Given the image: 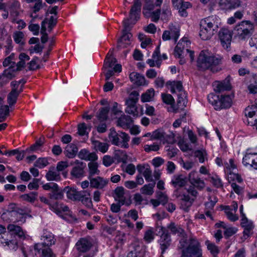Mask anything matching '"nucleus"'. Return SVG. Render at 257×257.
<instances>
[{
    "label": "nucleus",
    "instance_id": "f03ea898",
    "mask_svg": "<svg viewBox=\"0 0 257 257\" xmlns=\"http://www.w3.org/2000/svg\"><path fill=\"white\" fill-rule=\"evenodd\" d=\"M222 57L215 55L208 50L202 51L197 59V67L201 70L211 69L221 63Z\"/></svg>",
    "mask_w": 257,
    "mask_h": 257
},
{
    "label": "nucleus",
    "instance_id": "8fccbe9b",
    "mask_svg": "<svg viewBox=\"0 0 257 257\" xmlns=\"http://www.w3.org/2000/svg\"><path fill=\"white\" fill-rule=\"evenodd\" d=\"M167 134L163 131L156 130L154 131L151 135V140H160L164 141L167 137Z\"/></svg>",
    "mask_w": 257,
    "mask_h": 257
},
{
    "label": "nucleus",
    "instance_id": "6ab92c4d",
    "mask_svg": "<svg viewBox=\"0 0 257 257\" xmlns=\"http://www.w3.org/2000/svg\"><path fill=\"white\" fill-rule=\"evenodd\" d=\"M63 191L66 194L67 197L73 201H78L82 196L83 192L78 191L76 188L69 186L65 187Z\"/></svg>",
    "mask_w": 257,
    "mask_h": 257
},
{
    "label": "nucleus",
    "instance_id": "39448f33",
    "mask_svg": "<svg viewBox=\"0 0 257 257\" xmlns=\"http://www.w3.org/2000/svg\"><path fill=\"white\" fill-rule=\"evenodd\" d=\"M187 244V247L182 250L181 257H202L200 243L195 237H190Z\"/></svg>",
    "mask_w": 257,
    "mask_h": 257
},
{
    "label": "nucleus",
    "instance_id": "20e7f679",
    "mask_svg": "<svg viewBox=\"0 0 257 257\" xmlns=\"http://www.w3.org/2000/svg\"><path fill=\"white\" fill-rule=\"evenodd\" d=\"M187 244V247L182 250L181 257H202L200 243L195 237H190Z\"/></svg>",
    "mask_w": 257,
    "mask_h": 257
},
{
    "label": "nucleus",
    "instance_id": "bf43d9fd",
    "mask_svg": "<svg viewBox=\"0 0 257 257\" xmlns=\"http://www.w3.org/2000/svg\"><path fill=\"white\" fill-rule=\"evenodd\" d=\"M36 251L41 257H55L49 247H42V249H41L40 253H39L37 251Z\"/></svg>",
    "mask_w": 257,
    "mask_h": 257
},
{
    "label": "nucleus",
    "instance_id": "4d7b16f0",
    "mask_svg": "<svg viewBox=\"0 0 257 257\" xmlns=\"http://www.w3.org/2000/svg\"><path fill=\"white\" fill-rule=\"evenodd\" d=\"M186 49L184 48L182 43H178L174 49V55L176 57L181 58L185 53Z\"/></svg>",
    "mask_w": 257,
    "mask_h": 257
},
{
    "label": "nucleus",
    "instance_id": "680f3d73",
    "mask_svg": "<svg viewBox=\"0 0 257 257\" xmlns=\"http://www.w3.org/2000/svg\"><path fill=\"white\" fill-rule=\"evenodd\" d=\"M9 107L8 105L2 106L0 109V122L6 120V116L9 114Z\"/></svg>",
    "mask_w": 257,
    "mask_h": 257
},
{
    "label": "nucleus",
    "instance_id": "393cba45",
    "mask_svg": "<svg viewBox=\"0 0 257 257\" xmlns=\"http://www.w3.org/2000/svg\"><path fill=\"white\" fill-rule=\"evenodd\" d=\"M8 230L10 232L9 234L11 236L12 234H14L17 235L20 238H23L25 237V234L23 231L22 228L18 225L14 224H10L7 226Z\"/></svg>",
    "mask_w": 257,
    "mask_h": 257
},
{
    "label": "nucleus",
    "instance_id": "a18cd8bd",
    "mask_svg": "<svg viewBox=\"0 0 257 257\" xmlns=\"http://www.w3.org/2000/svg\"><path fill=\"white\" fill-rule=\"evenodd\" d=\"M155 95V91L153 88L148 89L141 96V100L143 102H148L153 100Z\"/></svg>",
    "mask_w": 257,
    "mask_h": 257
},
{
    "label": "nucleus",
    "instance_id": "cd10ccee",
    "mask_svg": "<svg viewBox=\"0 0 257 257\" xmlns=\"http://www.w3.org/2000/svg\"><path fill=\"white\" fill-rule=\"evenodd\" d=\"M132 122V119L128 115H121L117 120V125L123 128H128Z\"/></svg>",
    "mask_w": 257,
    "mask_h": 257
},
{
    "label": "nucleus",
    "instance_id": "9b49d317",
    "mask_svg": "<svg viewBox=\"0 0 257 257\" xmlns=\"http://www.w3.org/2000/svg\"><path fill=\"white\" fill-rule=\"evenodd\" d=\"M159 231L158 233L161 234L159 242L160 245L162 253H164L166 249L169 247L171 244V237L166 228L161 226L159 227Z\"/></svg>",
    "mask_w": 257,
    "mask_h": 257
},
{
    "label": "nucleus",
    "instance_id": "412c9836",
    "mask_svg": "<svg viewBox=\"0 0 257 257\" xmlns=\"http://www.w3.org/2000/svg\"><path fill=\"white\" fill-rule=\"evenodd\" d=\"M90 187L98 189H102L108 184V180L107 179L97 176L89 179Z\"/></svg>",
    "mask_w": 257,
    "mask_h": 257
},
{
    "label": "nucleus",
    "instance_id": "338daca9",
    "mask_svg": "<svg viewBox=\"0 0 257 257\" xmlns=\"http://www.w3.org/2000/svg\"><path fill=\"white\" fill-rule=\"evenodd\" d=\"M210 181L214 187L218 188L223 187V183L222 181L218 176H213L210 177Z\"/></svg>",
    "mask_w": 257,
    "mask_h": 257
},
{
    "label": "nucleus",
    "instance_id": "dca6fc26",
    "mask_svg": "<svg viewBox=\"0 0 257 257\" xmlns=\"http://www.w3.org/2000/svg\"><path fill=\"white\" fill-rule=\"evenodd\" d=\"M132 250L127 254V257H144L145 250L142 243L135 239L132 243Z\"/></svg>",
    "mask_w": 257,
    "mask_h": 257
},
{
    "label": "nucleus",
    "instance_id": "e2e57ef3",
    "mask_svg": "<svg viewBox=\"0 0 257 257\" xmlns=\"http://www.w3.org/2000/svg\"><path fill=\"white\" fill-rule=\"evenodd\" d=\"M224 165L225 167V171L228 175H229L230 172H233L232 171L236 168V166L234 164L232 159H230L228 162H225Z\"/></svg>",
    "mask_w": 257,
    "mask_h": 257
},
{
    "label": "nucleus",
    "instance_id": "f257e3e1",
    "mask_svg": "<svg viewBox=\"0 0 257 257\" xmlns=\"http://www.w3.org/2000/svg\"><path fill=\"white\" fill-rule=\"evenodd\" d=\"M220 25V20L216 17H209L202 19L200 22L199 32V36L201 39H210L217 32Z\"/></svg>",
    "mask_w": 257,
    "mask_h": 257
},
{
    "label": "nucleus",
    "instance_id": "4be33fe9",
    "mask_svg": "<svg viewBox=\"0 0 257 257\" xmlns=\"http://www.w3.org/2000/svg\"><path fill=\"white\" fill-rule=\"evenodd\" d=\"M218 105H216L217 110H220L223 108H229L231 105L232 99L229 95H221V97H219Z\"/></svg>",
    "mask_w": 257,
    "mask_h": 257
},
{
    "label": "nucleus",
    "instance_id": "052dcab7",
    "mask_svg": "<svg viewBox=\"0 0 257 257\" xmlns=\"http://www.w3.org/2000/svg\"><path fill=\"white\" fill-rule=\"evenodd\" d=\"M224 210L227 218L230 221H235L238 220V216L235 214V213L231 211V208L230 207H229V206H225Z\"/></svg>",
    "mask_w": 257,
    "mask_h": 257
},
{
    "label": "nucleus",
    "instance_id": "0e129e2a",
    "mask_svg": "<svg viewBox=\"0 0 257 257\" xmlns=\"http://www.w3.org/2000/svg\"><path fill=\"white\" fill-rule=\"evenodd\" d=\"M207 99L208 102L211 104L214 107V109L217 110L216 105H218L219 96L215 95L214 93H210L208 95Z\"/></svg>",
    "mask_w": 257,
    "mask_h": 257
},
{
    "label": "nucleus",
    "instance_id": "473e14b6",
    "mask_svg": "<svg viewBox=\"0 0 257 257\" xmlns=\"http://www.w3.org/2000/svg\"><path fill=\"white\" fill-rule=\"evenodd\" d=\"M213 86L214 91L217 93H221L230 89V85L225 82H216Z\"/></svg>",
    "mask_w": 257,
    "mask_h": 257
},
{
    "label": "nucleus",
    "instance_id": "69168bd1",
    "mask_svg": "<svg viewBox=\"0 0 257 257\" xmlns=\"http://www.w3.org/2000/svg\"><path fill=\"white\" fill-rule=\"evenodd\" d=\"M49 164L48 160L46 158H40L34 163V166L40 169L44 168Z\"/></svg>",
    "mask_w": 257,
    "mask_h": 257
},
{
    "label": "nucleus",
    "instance_id": "ddd939ff",
    "mask_svg": "<svg viewBox=\"0 0 257 257\" xmlns=\"http://www.w3.org/2000/svg\"><path fill=\"white\" fill-rule=\"evenodd\" d=\"M168 30L164 31L162 35V39L167 41L172 39L176 42L180 36V29L178 26L171 24L169 26Z\"/></svg>",
    "mask_w": 257,
    "mask_h": 257
},
{
    "label": "nucleus",
    "instance_id": "09e8293b",
    "mask_svg": "<svg viewBox=\"0 0 257 257\" xmlns=\"http://www.w3.org/2000/svg\"><path fill=\"white\" fill-rule=\"evenodd\" d=\"M205 244L207 246V249L209 250L211 254L214 257H216L219 252L218 247L214 243L210 242L209 240L205 241Z\"/></svg>",
    "mask_w": 257,
    "mask_h": 257
},
{
    "label": "nucleus",
    "instance_id": "de8ad7c7",
    "mask_svg": "<svg viewBox=\"0 0 257 257\" xmlns=\"http://www.w3.org/2000/svg\"><path fill=\"white\" fill-rule=\"evenodd\" d=\"M248 90L250 93L255 94L257 93V75L253 76L250 83L248 86Z\"/></svg>",
    "mask_w": 257,
    "mask_h": 257
},
{
    "label": "nucleus",
    "instance_id": "c756f323",
    "mask_svg": "<svg viewBox=\"0 0 257 257\" xmlns=\"http://www.w3.org/2000/svg\"><path fill=\"white\" fill-rule=\"evenodd\" d=\"M166 85L170 89V91L172 93H175L177 91L179 93L183 92L182 91V84L180 81H168L166 83Z\"/></svg>",
    "mask_w": 257,
    "mask_h": 257
},
{
    "label": "nucleus",
    "instance_id": "72a5a7b5",
    "mask_svg": "<svg viewBox=\"0 0 257 257\" xmlns=\"http://www.w3.org/2000/svg\"><path fill=\"white\" fill-rule=\"evenodd\" d=\"M46 179L48 181H59L60 180L61 177L59 172H58L53 167L50 169L45 176Z\"/></svg>",
    "mask_w": 257,
    "mask_h": 257
},
{
    "label": "nucleus",
    "instance_id": "5701e85b",
    "mask_svg": "<svg viewBox=\"0 0 257 257\" xmlns=\"http://www.w3.org/2000/svg\"><path fill=\"white\" fill-rule=\"evenodd\" d=\"M92 145L93 149L96 151L105 153L109 148V145L107 143L101 142L98 140H91Z\"/></svg>",
    "mask_w": 257,
    "mask_h": 257
},
{
    "label": "nucleus",
    "instance_id": "6e6d98bb",
    "mask_svg": "<svg viewBox=\"0 0 257 257\" xmlns=\"http://www.w3.org/2000/svg\"><path fill=\"white\" fill-rule=\"evenodd\" d=\"M17 70L12 67V65L9 68L6 69L3 73V75H4L9 80L12 79L15 77V72Z\"/></svg>",
    "mask_w": 257,
    "mask_h": 257
},
{
    "label": "nucleus",
    "instance_id": "603ef678",
    "mask_svg": "<svg viewBox=\"0 0 257 257\" xmlns=\"http://www.w3.org/2000/svg\"><path fill=\"white\" fill-rule=\"evenodd\" d=\"M109 108L108 107H102L99 110L97 114V118L100 121L106 120L108 117Z\"/></svg>",
    "mask_w": 257,
    "mask_h": 257
},
{
    "label": "nucleus",
    "instance_id": "58836bf2",
    "mask_svg": "<svg viewBox=\"0 0 257 257\" xmlns=\"http://www.w3.org/2000/svg\"><path fill=\"white\" fill-rule=\"evenodd\" d=\"M40 200L42 202L48 205L50 209H51V210L55 212H56L57 211H58L59 209L58 202H56L54 203H52L48 199H47L46 197L44 196L40 197Z\"/></svg>",
    "mask_w": 257,
    "mask_h": 257
},
{
    "label": "nucleus",
    "instance_id": "3c124183",
    "mask_svg": "<svg viewBox=\"0 0 257 257\" xmlns=\"http://www.w3.org/2000/svg\"><path fill=\"white\" fill-rule=\"evenodd\" d=\"M167 227L173 234L178 235L181 234L183 232V229L180 226L175 224L174 222H171Z\"/></svg>",
    "mask_w": 257,
    "mask_h": 257
},
{
    "label": "nucleus",
    "instance_id": "7c9ffc66",
    "mask_svg": "<svg viewBox=\"0 0 257 257\" xmlns=\"http://www.w3.org/2000/svg\"><path fill=\"white\" fill-rule=\"evenodd\" d=\"M186 183L185 179L182 175H175L172 177L171 184L174 187H182Z\"/></svg>",
    "mask_w": 257,
    "mask_h": 257
},
{
    "label": "nucleus",
    "instance_id": "ea45409f",
    "mask_svg": "<svg viewBox=\"0 0 257 257\" xmlns=\"http://www.w3.org/2000/svg\"><path fill=\"white\" fill-rule=\"evenodd\" d=\"M127 107L125 109V112L133 115L134 116L137 117L139 113L136 106V104L132 103V102H125Z\"/></svg>",
    "mask_w": 257,
    "mask_h": 257
},
{
    "label": "nucleus",
    "instance_id": "5fc2aeb1",
    "mask_svg": "<svg viewBox=\"0 0 257 257\" xmlns=\"http://www.w3.org/2000/svg\"><path fill=\"white\" fill-rule=\"evenodd\" d=\"M207 155L206 151L204 149L196 150L194 152V156L198 159L201 163H203L205 161Z\"/></svg>",
    "mask_w": 257,
    "mask_h": 257
},
{
    "label": "nucleus",
    "instance_id": "f3484780",
    "mask_svg": "<svg viewBox=\"0 0 257 257\" xmlns=\"http://www.w3.org/2000/svg\"><path fill=\"white\" fill-rule=\"evenodd\" d=\"M242 164L257 170V153L246 152L242 159Z\"/></svg>",
    "mask_w": 257,
    "mask_h": 257
},
{
    "label": "nucleus",
    "instance_id": "c85d7f7f",
    "mask_svg": "<svg viewBox=\"0 0 257 257\" xmlns=\"http://www.w3.org/2000/svg\"><path fill=\"white\" fill-rule=\"evenodd\" d=\"M114 198L121 205H123L125 198L124 197V190L122 187H117L114 190Z\"/></svg>",
    "mask_w": 257,
    "mask_h": 257
},
{
    "label": "nucleus",
    "instance_id": "13d9d810",
    "mask_svg": "<svg viewBox=\"0 0 257 257\" xmlns=\"http://www.w3.org/2000/svg\"><path fill=\"white\" fill-rule=\"evenodd\" d=\"M19 95L15 90L11 91L8 95V102L10 106H12L17 102L18 97Z\"/></svg>",
    "mask_w": 257,
    "mask_h": 257
},
{
    "label": "nucleus",
    "instance_id": "0eeeda50",
    "mask_svg": "<svg viewBox=\"0 0 257 257\" xmlns=\"http://www.w3.org/2000/svg\"><path fill=\"white\" fill-rule=\"evenodd\" d=\"M123 34L118 42L117 48H121L126 47L130 44V39L132 35L129 32L131 30V26L129 23L128 19H125L123 22Z\"/></svg>",
    "mask_w": 257,
    "mask_h": 257
},
{
    "label": "nucleus",
    "instance_id": "a211bd4d",
    "mask_svg": "<svg viewBox=\"0 0 257 257\" xmlns=\"http://www.w3.org/2000/svg\"><path fill=\"white\" fill-rule=\"evenodd\" d=\"M92 246V243L91 240L85 237L80 238L75 244L76 249L79 252H86Z\"/></svg>",
    "mask_w": 257,
    "mask_h": 257
},
{
    "label": "nucleus",
    "instance_id": "f704fd0d",
    "mask_svg": "<svg viewBox=\"0 0 257 257\" xmlns=\"http://www.w3.org/2000/svg\"><path fill=\"white\" fill-rule=\"evenodd\" d=\"M178 100H177V106L174 108V111L175 112H177L179 109H183L186 106V103L187 102L186 100V95L184 92H181L178 94Z\"/></svg>",
    "mask_w": 257,
    "mask_h": 257
},
{
    "label": "nucleus",
    "instance_id": "774afa93",
    "mask_svg": "<svg viewBox=\"0 0 257 257\" xmlns=\"http://www.w3.org/2000/svg\"><path fill=\"white\" fill-rule=\"evenodd\" d=\"M44 143V138H41L37 140L36 143L30 148L29 150L32 151H37L39 150Z\"/></svg>",
    "mask_w": 257,
    "mask_h": 257
},
{
    "label": "nucleus",
    "instance_id": "b1692460",
    "mask_svg": "<svg viewBox=\"0 0 257 257\" xmlns=\"http://www.w3.org/2000/svg\"><path fill=\"white\" fill-rule=\"evenodd\" d=\"M131 81L138 86L144 85L146 83L145 77L137 72H133L130 74Z\"/></svg>",
    "mask_w": 257,
    "mask_h": 257
},
{
    "label": "nucleus",
    "instance_id": "2f4dec72",
    "mask_svg": "<svg viewBox=\"0 0 257 257\" xmlns=\"http://www.w3.org/2000/svg\"><path fill=\"white\" fill-rule=\"evenodd\" d=\"M77 152L78 148L77 146L73 144L67 145L64 151L65 155L69 158H74L76 155Z\"/></svg>",
    "mask_w": 257,
    "mask_h": 257
},
{
    "label": "nucleus",
    "instance_id": "4468645a",
    "mask_svg": "<svg viewBox=\"0 0 257 257\" xmlns=\"http://www.w3.org/2000/svg\"><path fill=\"white\" fill-rule=\"evenodd\" d=\"M142 4L140 0H135L134 4L132 6L130 12L129 18V23L134 25L139 19L141 14Z\"/></svg>",
    "mask_w": 257,
    "mask_h": 257
},
{
    "label": "nucleus",
    "instance_id": "e433bc0d",
    "mask_svg": "<svg viewBox=\"0 0 257 257\" xmlns=\"http://www.w3.org/2000/svg\"><path fill=\"white\" fill-rule=\"evenodd\" d=\"M64 193L63 190L59 189L58 186L57 189L52 190L48 193V196L51 200H61L63 198Z\"/></svg>",
    "mask_w": 257,
    "mask_h": 257
},
{
    "label": "nucleus",
    "instance_id": "4c0bfd02",
    "mask_svg": "<svg viewBox=\"0 0 257 257\" xmlns=\"http://www.w3.org/2000/svg\"><path fill=\"white\" fill-rule=\"evenodd\" d=\"M8 6L10 13L14 16H17L19 15L18 10L20 8V4L18 1L14 0L8 3Z\"/></svg>",
    "mask_w": 257,
    "mask_h": 257
},
{
    "label": "nucleus",
    "instance_id": "864d4df0",
    "mask_svg": "<svg viewBox=\"0 0 257 257\" xmlns=\"http://www.w3.org/2000/svg\"><path fill=\"white\" fill-rule=\"evenodd\" d=\"M170 7L167 4H164L162 8L161 19L164 20H168L171 16Z\"/></svg>",
    "mask_w": 257,
    "mask_h": 257
},
{
    "label": "nucleus",
    "instance_id": "aec40b11",
    "mask_svg": "<svg viewBox=\"0 0 257 257\" xmlns=\"http://www.w3.org/2000/svg\"><path fill=\"white\" fill-rule=\"evenodd\" d=\"M138 171L142 174L147 182H155L152 176V172L149 165H138L137 166Z\"/></svg>",
    "mask_w": 257,
    "mask_h": 257
},
{
    "label": "nucleus",
    "instance_id": "6e6552de",
    "mask_svg": "<svg viewBox=\"0 0 257 257\" xmlns=\"http://www.w3.org/2000/svg\"><path fill=\"white\" fill-rule=\"evenodd\" d=\"M6 228L0 225V243L4 246H7L11 250H16L18 248V242L16 239H10L8 238L9 233L6 234Z\"/></svg>",
    "mask_w": 257,
    "mask_h": 257
},
{
    "label": "nucleus",
    "instance_id": "a19ab883",
    "mask_svg": "<svg viewBox=\"0 0 257 257\" xmlns=\"http://www.w3.org/2000/svg\"><path fill=\"white\" fill-rule=\"evenodd\" d=\"M112 51H109L104 61L103 68H107L112 67L116 62V59L111 57Z\"/></svg>",
    "mask_w": 257,
    "mask_h": 257
},
{
    "label": "nucleus",
    "instance_id": "423d86ee",
    "mask_svg": "<svg viewBox=\"0 0 257 257\" xmlns=\"http://www.w3.org/2000/svg\"><path fill=\"white\" fill-rule=\"evenodd\" d=\"M108 138L112 145L123 148H128V142L130 137L128 134L122 132L118 131L117 133L114 130H111Z\"/></svg>",
    "mask_w": 257,
    "mask_h": 257
},
{
    "label": "nucleus",
    "instance_id": "79ce46f5",
    "mask_svg": "<svg viewBox=\"0 0 257 257\" xmlns=\"http://www.w3.org/2000/svg\"><path fill=\"white\" fill-rule=\"evenodd\" d=\"M38 195L37 192H31L30 193L23 194L20 197L23 200L32 203L36 200Z\"/></svg>",
    "mask_w": 257,
    "mask_h": 257
},
{
    "label": "nucleus",
    "instance_id": "49530a36",
    "mask_svg": "<svg viewBox=\"0 0 257 257\" xmlns=\"http://www.w3.org/2000/svg\"><path fill=\"white\" fill-rule=\"evenodd\" d=\"M114 158L118 162H125L127 156L125 151L118 150L114 151Z\"/></svg>",
    "mask_w": 257,
    "mask_h": 257
},
{
    "label": "nucleus",
    "instance_id": "f8f14e48",
    "mask_svg": "<svg viewBox=\"0 0 257 257\" xmlns=\"http://www.w3.org/2000/svg\"><path fill=\"white\" fill-rule=\"evenodd\" d=\"M218 36L222 47L228 50L230 47L232 41V32L227 28H222L219 32Z\"/></svg>",
    "mask_w": 257,
    "mask_h": 257
},
{
    "label": "nucleus",
    "instance_id": "bb28decb",
    "mask_svg": "<svg viewBox=\"0 0 257 257\" xmlns=\"http://www.w3.org/2000/svg\"><path fill=\"white\" fill-rule=\"evenodd\" d=\"M219 4L225 9H235L240 6V0H220Z\"/></svg>",
    "mask_w": 257,
    "mask_h": 257
},
{
    "label": "nucleus",
    "instance_id": "2eb2a0df",
    "mask_svg": "<svg viewBox=\"0 0 257 257\" xmlns=\"http://www.w3.org/2000/svg\"><path fill=\"white\" fill-rule=\"evenodd\" d=\"M71 165H73L70 174L71 175L75 178H80L84 176V169L86 165L83 162L78 160L71 163Z\"/></svg>",
    "mask_w": 257,
    "mask_h": 257
},
{
    "label": "nucleus",
    "instance_id": "a878e982",
    "mask_svg": "<svg viewBox=\"0 0 257 257\" xmlns=\"http://www.w3.org/2000/svg\"><path fill=\"white\" fill-rule=\"evenodd\" d=\"M181 200V206L184 210H187L192 204L194 198H191L188 194H179L178 196Z\"/></svg>",
    "mask_w": 257,
    "mask_h": 257
},
{
    "label": "nucleus",
    "instance_id": "c03bdc74",
    "mask_svg": "<svg viewBox=\"0 0 257 257\" xmlns=\"http://www.w3.org/2000/svg\"><path fill=\"white\" fill-rule=\"evenodd\" d=\"M156 182H153L147 185H145L141 189L142 194L151 195L154 192V188L155 186Z\"/></svg>",
    "mask_w": 257,
    "mask_h": 257
},
{
    "label": "nucleus",
    "instance_id": "c9c22d12",
    "mask_svg": "<svg viewBox=\"0 0 257 257\" xmlns=\"http://www.w3.org/2000/svg\"><path fill=\"white\" fill-rule=\"evenodd\" d=\"M89 169V175L88 179L93 178V176L95 175H99L100 171L98 169V164L97 163L94 162H90L88 164Z\"/></svg>",
    "mask_w": 257,
    "mask_h": 257
},
{
    "label": "nucleus",
    "instance_id": "37998d69",
    "mask_svg": "<svg viewBox=\"0 0 257 257\" xmlns=\"http://www.w3.org/2000/svg\"><path fill=\"white\" fill-rule=\"evenodd\" d=\"M82 196L78 200V201H81V202L88 208H91L92 206L91 199L90 197V194L87 193L86 191H82Z\"/></svg>",
    "mask_w": 257,
    "mask_h": 257
},
{
    "label": "nucleus",
    "instance_id": "9d476101",
    "mask_svg": "<svg viewBox=\"0 0 257 257\" xmlns=\"http://www.w3.org/2000/svg\"><path fill=\"white\" fill-rule=\"evenodd\" d=\"M42 243H37L34 246V250L40 253L41 249L42 247H49L54 244L55 242L54 235L50 232L45 231L41 236Z\"/></svg>",
    "mask_w": 257,
    "mask_h": 257
},
{
    "label": "nucleus",
    "instance_id": "1a4fd4ad",
    "mask_svg": "<svg viewBox=\"0 0 257 257\" xmlns=\"http://www.w3.org/2000/svg\"><path fill=\"white\" fill-rule=\"evenodd\" d=\"M244 114L246 117L245 122L257 130V106L247 107L244 110Z\"/></svg>",
    "mask_w": 257,
    "mask_h": 257
},
{
    "label": "nucleus",
    "instance_id": "7ed1b4c3",
    "mask_svg": "<svg viewBox=\"0 0 257 257\" xmlns=\"http://www.w3.org/2000/svg\"><path fill=\"white\" fill-rule=\"evenodd\" d=\"M236 37L240 40L248 39L254 31V24L250 21H242L234 28Z\"/></svg>",
    "mask_w": 257,
    "mask_h": 257
}]
</instances>
